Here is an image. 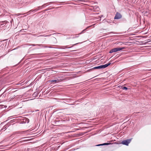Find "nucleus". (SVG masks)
Returning a JSON list of instances; mask_svg holds the SVG:
<instances>
[{
    "instance_id": "1",
    "label": "nucleus",
    "mask_w": 151,
    "mask_h": 151,
    "mask_svg": "<svg viewBox=\"0 0 151 151\" xmlns=\"http://www.w3.org/2000/svg\"><path fill=\"white\" fill-rule=\"evenodd\" d=\"M125 48L124 47H116L113 48V49H111L109 52L110 53H112L114 52H117L121 50H122L124 49Z\"/></svg>"
},
{
    "instance_id": "17",
    "label": "nucleus",
    "mask_w": 151,
    "mask_h": 151,
    "mask_svg": "<svg viewBox=\"0 0 151 151\" xmlns=\"http://www.w3.org/2000/svg\"><path fill=\"white\" fill-rule=\"evenodd\" d=\"M42 35H40V36H42Z\"/></svg>"
},
{
    "instance_id": "7",
    "label": "nucleus",
    "mask_w": 151,
    "mask_h": 151,
    "mask_svg": "<svg viewBox=\"0 0 151 151\" xmlns=\"http://www.w3.org/2000/svg\"><path fill=\"white\" fill-rule=\"evenodd\" d=\"M29 119L27 118H25V119H24V122H27V123H28L29 122Z\"/></svg>"
},
{
    "instance_id": "3",
    "label": "nucleus",
    "mask_w": 151,
    "mask_h": 151,
    "mask_svg": "<svg viewBox=\"0 0 151 151\" xmlns=\"http://www.w3.org/2000/svg\"><path fill=\"white\" fill-rule=\"evenodd\" d=\"M122 16L121 15V14L120 13L117 12L116 13V14L114 19H121L122 18Z\"/></svg>"
},
{
    "instance_id": "5",
    "label": "nucleus",
    "mask_w": 151,
    "mask_h": 151,
    "mask_svg": "<svg viewBox=\"0 0 151 151\" xmlns=\"http://www.w3.org/2000/svg\"><path fill=\"white\" fill-rule=\"evenodd\" d=\"M104 68V65H101L93 68L94 69H98Z\"/></svg>"
},
{
    "instance_id": "10",
    "label": "nucleus",
    "mask_w": 151,
    "mask_h": 151,
    "mask_svg": "<svg viewBox=\"0 0 151 151\" xmlns=\"http://www.w3.org/2000/svg\"><path fill=\"white\" fill-rule=\"evenodd\" d=\"M103 145H104V143L97 145H96V146H103Z\"/></svg>"
},
{
    "instance_id": "12",
    "label": "nucleus",
    "mask_w": 151,
    "mask_h": 151,
    "mask_svg": "<svg viewBox=\"0 0 151 151\" xmlns=\"http://www.w3.org/2000/svg\"><path fill=\"white\" fill-rule=\"evenodd\" d=\"M41 45H39V44L35 45V44H33V45H32L33 46H36V45L40 46Z\"/></svg>"
},
{
    "instance_id": "2",
    "label": "nucleus",
    "mask_w": 151,
    "mask_h": 151,
    "mask_svg": "<svg viewBox=\"0 0 151 151\" xmlns=\"http://www.w3.org/2000/svg\"><path fill=\"white\" fill-rule=\"evenodd\" d=\"M132 140V139H129L123 140L121 143L124 145L128 146L129 144L130 143Z\"/></svg>"
},
{
    "instance_id": "4",
    "label": "nucleus",
    "mask_w": 151,
    "mask_h": 151,
    "mask_svg": "<svg viewBox=\"0 0 151 151\" xmlns=\"http://www.w3.org/2000/svg\"><path fill=\"white\" fill-rule=\"evenodd\" d=\"M45 4H44V5H42L41 6H38V7H37V8L35 9H32V10H30L29 12H33L34 11H37V10H39V9H42L43 7H44V5H45Z\"/></svg>"
},
{
    "instance_id": "9",
    "label": "nucleus",
    "mask_w": 151,
    "mask_h": 151,
    "mask_svg": "<svg viewBox=\"0 0 151 151\" xmlns=\"http://www.w3.org/2000/svg\"><path fill=\"white\" fill-rule=\"evenodd\" d=\"M122 88L123 90H127L128 89L126 87H122Z\"/></svg>"
},
{
    "instance_id": "13",
    "label": "nucleus",
    "mask_w": 151,
    "mask_h": 151,
    "mask_svg": "<svg viewBox=\"0 0 151 151\" xmlns=\"http://www.w3.org/2000/svg\"><path fill=\"white\" fill-rule=\"evenodd\" d=\"M78 43H76V44H74V45H76V44H78Z\"/></svg>"
},
{
    "instance_id": "8",
    "label": "nucleus",
    "mask_w": 151,
    "mask_h": 151,
    "mask_svg": "<svg viewBox=\"0 0 151 151\" xmlns=\"http://www.w3.org/2000/svg\"><path fill=\"white\" fill-rule=\"evenodd\" d=\"M111 64L110 63H108L104 64V68L107 67L109 65Z\"/></svg>"
},
{
    "instance_id": "11",
    "label": "nucleus",
    "mask_w": 151,
    "mask_h": 151,
    "mask_svg": "<svg viewBox=\"0 0 151 151\" xmlns=\"http://www.w3.org/2000/svg\"><path fill=\"white\" fill-rule=\"evenodd\" d=\"M111 143H104V145H108L110 144H111Z\"/></svg>"
},
{
    "instance_id": "15",
    "label": "nucleus",
    "mask_w": 151,
    "mask_h": 151,
    "mask_svg": "<svg viewBox=\"0 0 151 151\" xmlns=\"http://www.w3.org/2000/svg\"><path fill=\"white\" fill-rule=\"evenodd\" d=\"M86 30V29H85L84 30H83L82 31V32H83V31H84L85 30Z\"/></svg>"
},
{
    "instance_id": "6",
    "label": "nucleus",
    "mask_w": 151,
    "mask_h": 151,
    "mask_svg": "<svg viewBox=\"0 0 151 151\" xmlns=\"http://www.w3.org/2000/svg\"><path fill=\"white\" fill-rule=\"evenodd\" d=\"M61 81V80H59L58 79H57V80H51L50 81V82H52V83H53V82L59 83V82H60Z\"/></svg>"
},
{
    "instance_id": "14",
    "label": "nucleus",
    "mask_w": 151,
    "mask_h": 151,
    "mask_svg": "<svg viewBox=\"0 0 151 151\" xmlns=\"http://www.w3.org/2000/svg\"><path fill=\"white\" fill-rule=\"evenodd\" d=\"M65 48H70V47H67V46H65Z\"/></svg>"
},
{
    "instance_id": "16",
    "label": "nucleus",
    "mask_w": 151,
    "mask_h": 151,
    "mask_svg": "<svg viewBox=\"0 0 151 151\" xmlns=\"http://www.w3.org/2000/svg\"><path fill=\"white\" fill-rule=\"evenodd\" d=\"M147 12H145V14H147Z\"/></svg>"
}]
</instances>
